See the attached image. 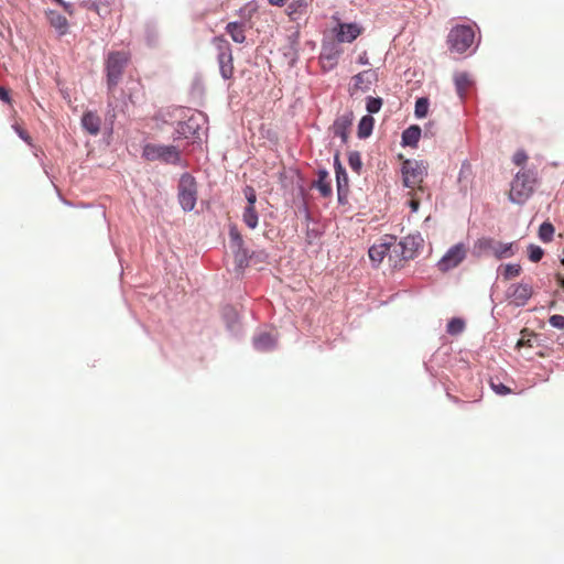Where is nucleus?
Segmentation results:
<instances>
[{
	"label": "nucleus",
	"instance_id": "obj_35",
	"mask_svg": "<svg viewBox=\"0 0 564 564\" xmlns=\"http://www.w3.org/2000/svg\"><path fill=\"white\" fill-rule=\"evenodd\" d=\"M465 328V323L460 318H452L447 324V333L451 335H458Z\"/></svg>",
	"mask_w": 564,
	"mask_h": 564
},
{
	"label": "nucleus",
	"instance_id": "obj_14",
	"mask_svg": "<svg viewBox=\"0 0 564 564\" xmlns=\"http://www.w3.org/2000/svg\"><path fill=\"white\" fill-rule=\"evenodd\" d=\"M334 166L337 181V193L339 200L348 193V176L346 170L343 167L339 155L336 154L334 158Z\"/></svg>",
	"mask_w": 564,
	"mask_h": 564
},
{
	"label": "nucleus",
	"instance_id": "obj_48",
	"mask_svg": "<svg viewBox=\"0 0 564 564\" xmlns=\"http://www.w3.org/2000/svg\"><path fill=\"white\" fill-rule=\"evenodd\" d=\"M449 398H451L454 402H456V403H457V402H459V400H458V398H457V397H452V395H449Z\"/></svg>",
	"mask_w": 564,
	"mask_h": 564
},
{
	"label": "nucleus",
	"instance_id": "obj_30",
	"mask_svg": "<svg viewBox=\"0 0 564 564\" xmlns=\"http://www.w3.org/2000/svg\"><path fill=\"white\" fill-rule=\"evenodd\" d=\"M229 237H230L231 246L237 249V257H238L239 252L242 251L243 239L236 226L230 227Z\"/></svg>",
	"mask_w": 564,
	"mask_h": 564
},
{
	"label": "nucleus",
	"instance_id": "obj_22",
	"mask_svg": "<svg viewBox=\"0 0 564 564\" xmlns=\"http://www.w3.org/2000/svg\"><path fill=\"white\" fill-rule=\"evenodd\" d=\"M456 91L460 98H464L473 85V80L467 73H457L454 77Z\"/></svg>",
	"mask_w": 564,
	"mask_h": 564
},
{
	"label": "nucleus",
	"instance_id": "obj_20",
	"mask_svg": "<svg viewBox=\"0 0 564 564\" xmlns=\"http://www.w3.org/2000/svg\"><path fill=\"white\" fill-rule=\"evenodd\" d=\"M259 6L256 1H250L243 4L238 10V17L240 18L239 22H245V25H251L250 23L254 14L258 12Z\"/></svg>",
	"mask_w": 564,
	"mask_h": 564
},
{
	"label": "nucleus",
	"instance_id": "obj_13",
	"mask_svg": "<svg viewBox=\"0 0 564 564\" xmlns=\"http://www.w3.org/2000/svg\"><path fill=\"white\" fill-rule=\"evenodd\" d=\"M532 296V286L528 283L512 284L509 289V297L518 306L524 305Z\"/></svg>",
	"mask_w": 564,
	"mask_h": 564
},
{
	"label": "nucleus",
	"instance_id": "obj_36",
	"mask_svg": "<svg viewBox=\"0 0 564 564\" xmlns=\"http://www.w3.org/2000/svg\"><path fill=\"white\" fill-rule=\"evenodd\" d=\"M429 111V100L426 98H419L415 102V116L423 118Z\"/></svg>",
	"mask_w": 564,
	"mask_h": 564
},
{
	"label": "nucleus",
	"instance_id": "obj_47",
	"mask_svg": "<svg viewBox=\"0 0 564 564\" xmlns=\"http://www.w3.org/2000/svg\"><path fill=\"white\" fill-rule=\"evenodd\" d=\"M18 133L23 140H28L29 137L25 131L18 129Z\"/></svg>",
	"mask_w": 564,
	"mask_h": 564
},
{
	"label": "nucleus",
	"instance_id": "obj_43",
	"mask_svg": "<svg viewBox=\"0 0 564 564\" xmlns=\"http://www.w3.org/2000/svg\"><path fill=\"white\" fill-rule=\"evenodd\" d=\"M0 99L7 104H11L9 90L0 86Z\"/></svg>",
	"mask_w": 564,
	"mask_h": 564
},
{
	"label": "nucleus",
	"instance_id": "obj_39",
	"mask_svg": "<svg viewBox=\"0 0 564 564\" xmlns=\"http://www.w3.org/2000/svg\"><path fill=\"white\" fill-rule=\"evenodd\" d=\"M243 193H245L246 199L248 202L247 206H254V204L257 202V194H256L254 188L251 186H246L243 189Z\"/></svg>",
	"mask_w": 564,
	"mask_h": 564
},
{
	"label": "nucleus",
	"instance_id": "obj_41",
	"mask_svg": "<svg viewBox=\"0 0 564 564\" xmlns=\"http://www.w3.org/2000/svg\"><path fill=\"white\" fill-rule=\"evenodd\" d=\"M490 386H491L492 390L497 394H500V395H506V394H509L511 392L510 388H508L503 383H496V382L491 381Z\"/></svg>",
	"mask_w": 564,
	"mask_h": 564
},
{
	"label": "nucleus",
	"instance_id": "obj_45",
	"mask_svg": "<svg viewBox=\"0 0 564 564\" xmlns=\"http://www.w3.org/2000/svg\"><path fill=\"white\" fill-rule=\"evenodd\" d=\"M517 346H518V347H522V346H530V347H531L532 345L530 344V340H524V339L522 338V339H520V340L518 341Z\"/></svg>",
	"mask_w": 564,
	"mask_h": 564
},
{
	"label": "nucleus",
	"instance_id": "obj_8",
	"mask_svg": "<svg viewBox=\"0 0 564 564\" xmlns=\"http://www.w3.org/2000/svg\"><path fill=\"white\" fill-rule=\"evenodd\" d=\"M213 42L218 51L217 59L220 74L224 79H229L235 70L230 44L223 35L214 37Z\"/></svg>",
	"mask_w": 564,
	"mask_h": 564
},
{
	"label": "nucleus",
	"instance_id": "obj_11",
	"mask_svg": "<svg viewBox=\"0 0 564 564\" xmlns=\"http://www.w3.org/2000/svg\"><path fill=\"white\" fill-rule=\"evenodd\" d=\"M334 31L338 42L351 43L361 34L362 29L356 23H339Z\"/></svg>",
	"mask_w": 564,
	"mask_h": 564
},
{
	"label": "nucleus",
	"instance_id": "obj_24",
	"mask_svg": "<svg viewBox=\"0 0 564 564\" xmlns=\"http://www.w3.org/2000/svg\"><path fill=\"white\" fill-rule=\"evenodd\" d=\"M421 137V129L417 126H411L402 133L403 145L416 147Z\"/></svg>",
	"mask_w": 564,
	"mask_h": 564
},
{
	"label": "nucleus",
	"instance_id": "obj_32",
	"mask_svg": "<svg viewBox=\"0 0 564 564\" xmlns=\"http://www.w3.org/2000/svg\"><path fill=\"white\" fill-rule=\"evenodd\" d=\"M554 226L551 223H543L539 228V238L543 242H550L553 239Z\"/></svg>",
	"mask_w": 564,
	"mask_h": 564
},
{
	"label": "nucleus",
	"instance_id": "obj_40",
	"mask_svg": "<svg viewBox=\"0 0 564 564\" xmlns=\"http://www.w3.org/2000/svg\"><path fill=\"white\" fill-rule=\"evenodd\" d=\"M549 323L554 328L564 329V316L563 315H558V314L552 315L549 318Z\"/></svg>",
	"mask_w": 564,
	"mask_h": 564
},
{
	"label": "nucleus",
	"instance_id": "obj_38",
	"mask_svg": "<svg viewBox=\"0 0 564 564\" xmlns=\"http://www.w3.org/2000/svg\"><path fill=\"white\" fill-rule=\"evenodd\" d=\"M381 106H382L381 98L369 97L367 99L366 108L369 113H377L380 110Z\"/></svg>",
	"mask_w": 564,
	"mask_h": 564
},
{
	"label": "nucleus",
	"instance_id": "obj_1",
	"mask_svg": "<svg viewBox=\"0 0 564 564\" xmlns=\"http://www.w3.org/2000/svg\"><path fill=\"white\" fill-rule=\"evenodd\" d=\"M414 245V238L406 237L402 241L397 242L393 237H386L380 242L375 243L369 249V258L375 264L382 262L386 256L391 257V252L398 253L401 251L403 259H412L414 257V250L409 246Z\"/></svg>",
	"mask_w": 564,
	"mask_h": 564
},
{
	"label": "nucleus",
	"instance_id": "obj_29",
	"mask_svg": "<svg viewBox=\"0 0 564 564\" xmlns=\"http://www.w3.org/2000/svg\"><path fill=\"white\" fill-rule=\"evenodd\" d=\"M409 202L408 205L411 208V212L416 213L420 208V204L423 198H426V195H422L417 189H409L408 192Z\"/></svg>",
	"mask_w": 564,
	"mask_h": 564
},
{
	"label": "nucleus",
	"instance_id": "obj_23",
	"mask_svg": "<svg viewBox=\"0 0 564 564\" xmlns=\"http://www.w3.org/2000/svg\"><path fill=\"white\" fill-rule=\"evenodd\" d=\"M161 161L170 164H180V151L174 145H161Z\"/></svg>",
	"mask_w": 564,
	"mask_h": 564
},
{
	"label": "nucleus",
	"instance_id": "obj_7",
	"mask_svg": "<svg viewBox=\"0 0 564 564\" xmlns=\"http://www.w3.org/2000/svg\"><path fill=\"white\" fill-rule=\"evenodd\" d=\"M475 248L480 252L491 253L496 259L511 258L517 252L513 242H500L494 238H480L477 240Z\"/></svg>",
	"mask_w": 564,
	"mask_h": 564
},
{
	"label": "nucleus",
	"instance_id": "obj_3",
	"mask_svg": "<svg viewBox=\"0 0 564 564\" xmlns=\"http://www.w3.org/2000/svg\"><path fill=\"white\" fill-rule=\"evenodd\" d=\"M536 175L532 171H520L511 182L509 199L514 204H523L533 194Z\"/></svg>",
	"mask_w": 564,
	"mask_h": 564
},
{
	"label": "nucleus",
	"instance_id": "obj_10",
	"mask_svg": "<svg viewBox=\"0 0 564 564\" xmlns=\"http://www.w3.org/2000/svg\"><path fill=\"white\" fill-rule=\"evenodd\" d=\"M354 115L348 111L341 116H338L330 127V130L335 137L340 138L343 143H347L350 128L352 126Z\"/></svg>",
	"mask_w": 564,
	"mask_h": 564
},
{
	"label": "nucleus",
	"instance_id": "obj_42",
	"mask_svg": "<svg viewBox=\"0 0 564 564\" xmlns=\"http://www.w3.org/2000/svg\"><path fill=\"white\" fill-rule=\"evenodd\" d=\"M528 160V155L523 150H519L514 153L512 161L517 165H522Z\"/></svg>",
	"mask_w": 564,
	"mask_h": 564
},
{
	"label": "nucleus",
	"instance_id": "obj_21",
	"mask_svg": "<svg viewBox=\"0 0 564 564\" xmlns=\"http://www.w3.org/2000/svg\"><path fill=\"white\" fill-rule=\"evenodd\" d=\"M48 21L51 25L59 33V35H64L68 30L67 19L56 11H50L47 13Z\"/></svg>",
	"mask_w": 564,
	"mask_h": 564
},
{
	"label": "nucleus",
	"instance_id": "obj_31",
	"mask_svg": "<svg viewBox=\"0 0 564 564\" xmlns=\"http://www.w3.org/2000/svg\"><path fill=\"white\" fill-rule=\"evenodd\" d=\"M143 156L147 160H150V161L161 160V145H159V144H147L143 148Z\"/></svg>",
	"mask_w": 564,
	"mask_h": 564
},
{
	"label": "nucleus",
	"instance_id": "obj_18",
	"mask_svg": "<svg viewBox=\"0 0 564 564\" xmlns=\"http://www.w3.org/2000/svg\"><path fill=\"white\" fill-rule=\"evenodd\" d=\"M84 129L93 135H97L100 131L101 119L93 111H87L82 118Z\"/></svg>",
	"mask_w": 564,
	"mask_h": 564
},
{
	"label": "nucleus",
	"instance_id": "obj_19",
	"mask_svg": "<svg viewBox=\"0 0 564 564\" xmlns=\"http://www.w3.org/2000/svg\"><path fill=\"white\" fill-rule=\"evenodd\" d=\"M253 345L257 350L269 351L275 347L276 337L270 333H262L254 338Z\"/></svg>",
	"mask_w": 564,
	"mask_h": 564
},
{
	"label": "nucleus",
	"instance_id": "obj_5",
	"mask_svg": "<svg viewBox=\"0 0 564 564\" xmlns=\"http://www.w3.org/2000/svg\"><path fill=\"white\" fill-rule=\"evenodd\" d=\"M129 61L130 54L127 52L117 51L108 54L105 66L109 91H112L119 84Z\"/></svg>",
	"mask_w": 564,
	"mask_h": 564
},
{
	"label": "nucleus",
	"instance_id": "obj_46",
	"mask_svg": "<svg viewBox=\"0 0 564 564\" xmlns=\"http://www.w3.org/2000/svg\"><path fill=\"white\" fill-rule=\"evenodd\" d=\"M359 63L360 64H367L368 63V57H367L366 53H364L361 56H359Z\"/></svg>",
	"mask_w": 564,
	"mask_h": 564
},
{
	"label": "nucleus",
	"instance_id": "obj_44",
	"mask_svg": "<svg viewBox=\"0 0 564 564\" xmlns=\"http://www.w3.org/2000/svg\"><path fill=\"white\" fill-rule=\"evenodd\" d=\"M556 281L562 289H564V274L561 272L556 273Z\"/></svg>",
	"mask_w": 564,
	"mask_h": 564
},
{
	"label": "nucleus",
	"instance_id": "obj_15",
	"mask_svg": "<svg viewBox=\"0 0 564 564\" xmlns=\"http://www.w3.org/2000/svg\"><path fill=\"white\" fill-rule=\"evenodd\" d=\"M251 25H245V22H229L226 25V32L235 43L242 44L246 42V30L250 29Z\"/></svg>",
	"mask_w": 564,
	"mask_h": 564
},
{
	"label": "nucleus",
	"instance_id": "obj_9",
	"mask_svg": "<svg viewBox=\"0 0 564 564\" xmlns=\"http://www.w3.org/2000/svg\"><path fill=\"white\" fill-rule=\"evenodd\" d=\"M468 247L463 243H456L451 247L437 262V269L441 272H447L458 267L467 257Z\"/></svg>",
	"mask_w": 564,
	"mask_h": 564
},
{
	"label": "nucleus",
	"instance_id": "obj_27",
	"mask_svg": "<svg viewBox=\"0 0 564 564\" xmlns=\"http://www.w3.org/2000/svg\"><path fill=\"white\" fill-rule=\"evenodd\" d=\"M316 188L319 191V193L324 197H327L332 194V186H330V182L328 181V173L326 171H321L318 173Z\"/></svg>",
	"mask_w": 564,
	"mask_h": 564
},
{
	"label": "nucleus",
	"instance_id": "obj_6",
	"mask_svg": "<svg viewBox=\"0 0 564 564\" xmlns=\"http://www.w3.org/2000/svg\"><path fill=\"white\" fill-rule=\"evenodd\" d=\"M177 197L184 212H191L195 208L197 202V183L191 174L185 173L181 176Z\"/></svg>",
	"mask_w": 564,
	"mask_h": 564
},
{
	"label": "nucleus",
	"instance_id": "obj_17",
	"mask_svg": "<svg viewBox=\"0 0 564 564\" xmlns=\"http://www.w3.org/2000/svg\"><path fill=\"white\" fill-rule=\"evenodd\" d=\"M308 3L306 0H293L289 3L285 13L291 21H297L307 13Z\"/></svg>",
	"mask_w": 564,
	"mask_h": 564
},
{
	"label": "nucleus",
	"instance_id": "obj_33",
	"mask_svg": "<svg viewBox=\"0 0 564 564\" xmlns=\"http://www.w3.org/2000/svg\"><path fill=\"white\" fill-rule=\"evenodd\" d=\"M348 164L350 166V169L356 172L357 174L360 173L361 169H362V161H361V155L359 152L357 151H350L348 153Z\"/></svg>",
	"mask_w": 564,
	"mask_h": 564
},
{
	"label": "nucleus",
	"instance_id": "obj_26",
	"mask_svg": "<svg viewBox=\"0 0 564 564\" xmlns=\"http://www.w3.org/2000/svg\"><path fill=\"white\" fill-rule=\"evenodd\" d=\"M341 51L337 48L335 45H324L321 54V58L323 61H327L329 66H334L337 63V59L340 55Z\"/></svg>",
	"mask_w": 564,
	"mask_h": 564
},
{
	"label": "nucleus",
	"instance_id": "obj_12",
	"mask_svg": "<svg viewBox=\"0 0 564 564\" xmlns=\"http://www.w3.org/2000/svg\"><path fill=\"white\" fill-rule=\"evenodd\" d=\"M375 77V72L371 69L364 70L355 75L352 77V84L349 88L350 95L354 96L359 91H367L370 88V85Z\"/></svg>",
	"mask_w": 564,
	"mask_h": 564
},
{
	"label": "nucleus",
	"instance_id": "obj_37",
	"mask_svg": "<svg viewBox=\"0 0 564 564\" xmlns=\"http://www.w3.org/2000/svg\"><path fill=\"white\" fill-rule=\"evenodd\" d=\"M543 254L544 252L541 247L536 245H530L528 247V256L532 262H539L542 259Z\"/></svg>",
	"mask_w": 564,
	"mask_h": 564
},
{
	"label": "nucleus",
	"instance_id": "obj_34",
	"mask_svg": "<svg viewBox=\"0 0 564 564\" xmlns=\"http://www.w3.org/2000/svg\"><path fill=\"white\" fill-rule=\"evenodd\" d=\"M521 273V265L520 264H506L502 267V276L505 280H511Z\"/></svg>",
	"mask_w": 564,
	"mask_h": 564
},
{
	"label": "nucleus",
	"instance_id": "obj_4",
	"mask_svg": "<svg viewBox=\"0 0 564 564\" xmlns=\"http://www.w3.org/2000/svg\"><path fill=\"white\" fill-rule=\"evenodd\" d=\"M475 42V31L471 25L457 24L453 26L446 39L451 53L465 54Z\"/></svg>",
	"mask_w": 564,
	"mask_h": 564
},
{
	"label": "nucleus",
	"instance_id": "obj_25",
	"mask_svg": "<svg viewBox=\"0 0 564 564\" xmlns=\"http://www.w3.org/2000/svg\"><path fill=\"white\" fill-rule=\"evenodd\" d=\"M373 124H375V119L367 115V116H364L360 121H359V124H358V137L360 139H366L368 138L371 132H372V129H373Z\"/></svg>",
	"mask_w": 564,
	"mask_h": 564
},
{
	"label": "nucleus",
	"instance_id": "obj_2",
	"mask_svg": "<svg viewBox=\"0 0 564 564\" xmlns=\"http://www.w3.org/2000/svg\"><path fill=\"white\" fill-rule=\"evenodd\" d=\"M429 164L424 161L410 160L403 161L401 166L403 185L409 189H417L426 199L431 198V193L423 186V181L427 175Z\"/></svg>",
	"mask_w": 564,
	"mask_h": 564
},
{
	"label": "nucleus",
	"instance_id": "obj_16",
	"mask_svg": "<svg viewBox=\"0 0 564 564\" xmlns=\"http://www.w3.org/2000/svg\"><path fill=\"white\" fill-rule=\"evenodd\" d=\"M199 129L198 117L192 116L186 121H180L177 123L176 131L180 135L188 139L195 137Z\"/></svg>",
	"mask_w": 564,
	"mask_h": 564
},
{
	"label": "nucleus",
	"instance_id": "obj_49",
	"mask_svg": "<svg viewBox=\"0 0 564 564\" xmlns=\"http://www.w3.org/2000/svg\"><path fill=\"white\" fill-rule=\"evenodd\" d=\"M562 263H563V265H564V259L562 260Z\"/></svg>",
	"mask_w": 564,
	"mask_h": 564
},
{
	"label": "nucleus",
	"instance_id": "obj_28",
	"mask_svg": "<svg viewBox=\"0 0 564 564\" xmlns=\"http://www.w3.org/2000/svg\"><path fill=\"white\" fill-rule=\"evenodd\" d=\"M258 213L256 210L254 206H246L243 214H242V220L243 223L250 228L254 229L258 226Z\"/></svg>",
	"mask_w": 564,
	"mask_h": 564
}]
</instances>
